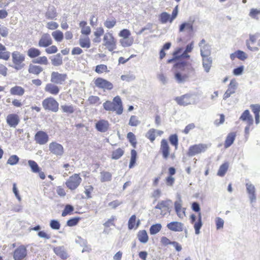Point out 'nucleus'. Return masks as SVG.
Returning <instances> with one entry per match:
<instances>
[{
    "mask_svg": "<svg viewBox=\"0 0 260 260\" xmlns=\"http://www.w3.org/2000/svg\"><path fill=\"white\" fill-rule=\"evenodd\" d=\"M172 71L174 78L178 83L187 81L189 77L194 73V69L192 64L184 61L175 63Z\"/></svg>",
    "mask_w": 260,
    "mask_h": 260,
    "instance_id": "f257e3e1",
    "label": "nucleus"
},
{
    "mask_svg": "<svg viewBox=\"0 0 260 260\" xmlns=\"http://www.w3.org/2000/svg\"><path fill=\"white\" fill-rule=\"evenodd\" d=\"M104 109L109 112H115L120 115L123 112V106L121 98L119 95L115 96L112 101H106L103 104Z\"/></svg>",
    "mask_w": 260,
    "mask_h": 260,
    "instance_id": "f03ea898",
    "label": "nucleus"
},
{
    "mask_svg": "<svg viewBox=\"0 0 260 260\" xmlns=\"http://www.w3.org/2000/svg\"><path fill=\"white\" fill-rule=\"evenodd\" d=\"M192 209L197 212H198V216L193 214L190 216V223L193 225L195 230V233L199 234L200 232V230L202 226L203 223L202 221V215L200 212V207L199 204L197 202H193L191 205Z\"/></svg>",
    "mask_w": 260,
    "mask_h": 260,
    "instance_id": "7ed1b4c3",
    "label": "nucleus"
},
{
    "mask_svg": "<svg viewBox=\"0 0 260 260\" xmlns=\"http://www.w3.org/2000/svg\"><path fill=\"white\" fill-rule=\"evenodd\" d=\"M159 152L165 160L169 158L174 159L175 158V153L172 152L169 142L166 139L161 140Z\"/></svg>",
    "mask_w": 260,
    "mask_h": 260,
    "instance_id": "20e7f679",
    "label": "nucleus"
},
{
    "mask_svg": "<svg viewBox=\"0 0 260 260\" xmlns=\"http://www.w3.org/2000/svg\"><path fill=\"white\" fill-rule=\"evenodd\" d=\"M42 106L45 111L57 112L59 110L58 102L52 96H49L43 100Z\"/></svg>",
    "mask_w": 260,
    "mask_h": 260,
    "instance_id": "39448f33",
    "label": "nucleus"
},
{
    "mask_svg": "<svg viewBox=\"0 0 260 260\" xmlns=\"http://www.w3.org/2000/svg\"><path fill=\"white\" fill-rule=\"evenodd\" d=\"M25 55L19 51H15L12 53L13 68L17 70H21L24 67Z\"/></svg>",
    "mask_w": 260,
    "mask_h": 260,
    "instance_id": "423d86ee",
    "label": "nucleus"
},
{
    "mask_svg": "<svg viewBox=\"0 0 260 260\" xmlns=\"http://www.w3.org/2000/svg\"><path fill=\"white\" fill-rule=\"evenodd\" d=\"M82 178L80 174H74L66 180L65 185L71 191L76 190L80 185Z\"/></svg>",
    "mask_w": 260,
    "mask_h": 260,
    "instance_id": "0eeeda50",
    "label": "nucleus"
},
{
    "mask_svg": "<svg viewBox=\"0 0 260 260\" xmlns=\"http://www.w3.org/2000/svg\"><path fill=\"white\" fill-rule=\"evenodd\" d=\"M259 34L256 33L255 34L249 35V39L246 41V44L247 48L252 51H256L258 50V47L260 46V40L257 41Z\"/></svg>",
    "mask_w": 260,
    "mask_h": 260,
    "instance_id": "6e6552de",
    "label": "nucleus"
},
{
    "mask_svg": "<svg viewBox=\"0 0 260 260\" xmlns=\"http://www.w3.org/2000/svg\"><path fill=\"white\" fill-rule=\"evenodd\" d=\"M93 82L96 87L104 91L111 90L113 88V85L111 82L102 77L94 79Z\"/></svg>",
    "mask_w": 260,
    "mask_h": 260,
    "instance_id": "1a4fd4ad",
    "label": "nucleus"
},
{
    "mask_svg": "<svg viewBox=\"0 0 260 260\" xmlns=\"http://www.w3.org/2000/svg\"><path fill=\"white\" fill-rule=\"evenodd\" d=\"M178 13V6H176L173 9L171 16L166 12H162L159 16V20L162 24L166 23L168 22L172 23L176 18Z\"/></svg>",
    "mask_w": 260,
    "mask_h": 260,
    "instance_id": "9d476101",
    "label": "nucleus"
},
{
    "mask_svg": "<svg viewBox=\"0 0 260 260\" xmlns=\"http://www.w3.org/2000/svg\"><path fill=\"white\" fill-rule=\"evenodd\" d=\"M207 148V146L206 144L200 143L198 144H194L191 145L187 151V155L188 156H193L198 154L204 152Z\"/></svg>",
    "mask_w": 260,
    "mask_h": 260,
    "instance_id": "9b49d317",
    "label": "nucleus"
},
{
    "mask_svg": "<svg viewBox=\"0 0 260 260\" xmlns=\"http://www.w3.org/2000/svg\"><path fill=\"white\" fill-rule=\"evenodd\" d=\"M103 45L110 51H112L116 48V41L111 33L107 32L103 38Z\"/></svg>",
    "mask_w": 260,
    "mask_h": 260,
    "instance_id": "f8f14e48",
    "label": "nucleus"
},
{
    "mask_svg": "<svg viewBox=\"0 0 260 260\" xmlns=\"http://www.w3.org/2000/svg\"><path fill=\"white\" fill-rule=\"evenodd\" d=\"M27 255V248L24 245L18 246L13 252V257L14 260H23Z\"/></svg>",
    "mask_w": 260,
    "mask_h": 260,
    "instance_id": "ddd939ff",
    "label": "nucleus"
},
{
    "mask_svg": "<svg viewBox=\"0 0 260 260\" xmlns=\"http://www.w3.org/2000/svg\"><path fill=\"white\" fill-rule=\"evenodd\" d=\"M194 22V20L183 22L179 25V31L184 32L188 36H192L194 31L193 28Z\"/></svg>",
    "mask_w": 260,
    "mask_h": 260,
    "instance_id": "4468645a",
    "label": "nucleus"
},
{
    "mask_svg": "<svg viewBox=\"0 0 260 260\" xmlns=\"http://www.w3.org/2000/svg\"><path fill=\"white\" fill-rule=\"evenodd\" d=\"M68 79L67 74H61L58 72H52L51 74L50 81L56 84H63Z\"/></svg>",
    "mask_w": 260,
    "mask_h": 260,
    "instance_id": "2eb2a0df",
    "label": "nucleus"
},
{
    "mask_svg": "<svg viewBox=\"0 0 260 260\" xmlns=\"http://www.w3.org/2000/svg\"><path fill=\"white\" fill-rule=\"evenodd\" d=\"M171 203L170 200H162L157 203L155 208L160 210L161 215H165L170 213Z\"/></svg>",
    "mask_w": 260,
    "mask_h": 260,
    "instance_id": "dca6fc26",
    "label": "nucleus"
},
{
    "mask_svg": "<svg viewBox=\"0 0 260 260\" xmlns=\"http://www.w3.org/2000/svg\"><path fill=\"white\" fill-rule=\"evenodd\" d=\"M175 100L178 105L183 106H186L193 103L192 95L189 93L176 97Z\"/></svg>",
    "mask_w": 260,
    "mask_h": 260,
    "instance_id": "f3484780",
    "label": "nucleus"
},
{
    "mask_svg": "<svg viewBox=\"0 0 260 260\" xmlns=\"http://www.w3.org/2000/svg\"><path fill=\"white\" fill-rule=\"evenodd\" d=\"M7 124L11 127H16L20 121L19 116L16 113L8 114L6 118Z\"/></svg>",
    "mask_w": 260,
    "mask_h": 260,
    "instance_id": "a211bd4d",
    "label": "nucleus"
},
{
    "mask_svg": "<svg viewBox=\"0 0 260 260\" xmlns=\"http://www.w3.org/2000/svg\"><path fill=\"white\" fill-rule=\"evenodd\" d=\"M49 149L51 153L56 155H62L64 152L63 146L56 142L50 143L49 144Z\"/></svg>",
    "mask_w": 260,
    "mask_h": 260,
    "instance_id": "6ab92c4d",
    "label": "nucleus"
},
{
    "mask_svg": "<svg viewBox=\"0 0 260 260\" xmlns=\"http://www.w3.org/2000/svg\"><path fill=\"white\" fill-rule=\"evenodd\" d=\"M34 139L37 144L44 145L48 142L49 137L46 132L39 131L35 134Z\"/></svg>",
    "mask_w": 260,
    "mask_h": 260,
    "instance_id": "aec40b11",
    "label": "nucleus"
},
{
    "mask_svg": "<svg viewBox=\"0 0 260 260\" xmlns=\"http://www.w3.org/2000/svg\"><path fill=\"white\" fill-rule=\"evenodd\" d=\"M52 40L48 33L43 34L38 42V45L40 47L46 48L52 44Z\"/></svg>",
    "mask_w": 260,
    "mask_h": 260,
    "instance_id": "412c9836",
    "label": "nucleus"
},
{
    "mask_svg": "<svg viewBox=\"0 0 260 260\" xmlns=\"http://www.w3.org/2000/svg\"><path fill=\"white\" fill-rule=\"evenodd\" d=\"M201 47V55L202 57L210 56L211 54V46L206 43L204 39H202L199 43Z\"/></svg>",
    "mask_w": 260,
    "mask_h": 260,
    "instance_id": "4be33fe9",
    "label": "nucleus"
},
{
    "mask_svg": "<svg viewBox=\"0 0 260 260\" xmlns=\"http://www.w3.org/2000/svg\"><path fill=\"white\" fill-rule=\"evenodd\" d=\"M182 201L181 199H179L178 201H176L174 203L175 212L177 216L181 219L183 218L186 215V208L182 207Z\"/></svg>",
    "mask_w": 260,
    "mask_h": 260,
    "instance_id": "5701e85b",
    "label": "nucleus"
},
{
    "mask_svg": "<svg viewBox=\"0 0 260 260\" xmlns=\"http://www.w3.org/2000/svg\"><path fill=\"white\" fill-rule=\"evenodd\" d=\"M183 49L181 47H178L175 49L172 53V57L167 60L168 63L177 62L178 61L182 58V52Z\"/></svg>",
    "mask_w": 260,
    "mask_h": 260,
    "instance_id": "b1692460",
    "label": "nucleus"
},
{
    "mask_svg": "<svg viewBox=\"0 0 260 260\" xmlns=\"http://www.w3.org/2000/svg\"><path fill=\"white\" fill-rule=\"evenodd\" d=\"M44 90L45 92L53 95H57L60 91L59 87L52 83H47L44 88Z\"/></svg>",
    "mask_w": 260,
    "mask_h": 260,
    "instance_id": "393cba45",
    "label": "nucleus"
},
{
    "mask_svg": "<svg viewBox=\"0 0 260 260\" xmlns=\"http://www.w3.org/2000/svg\"><path fill=\"white\" fill-rule=\"evenodd\" d=\"M168 229L174 232H182L184 229L183 223L178 221H172L167 224Z\"/></svg>",
    "mask_w": 260,
    "mask_h": 260,
    "instance_id": "a878e982",
    "label": "nucleus"
},
{
    "mask_svg": "<svg viewBox=\"0 0 260 260\" xmlns=\"http://www.w3.org/2000/svg\"><path fill=\"white\" fill-rule=\"evenodd\" d=\"M109 123L107 120L102 119L99 120L95 124L96 129L100 132L104 133L108 131Z\"/></svg>",
    "mask_w": 260,
    "mask_h": 260,
    "instance_id": "bb28decb",
    "label": "nucleus"
},
{
    "mask_svg": "<svg viewBox=\"0 0 260 260\" xmlns=\"http://www.w3.org/2000/svg\"><path fill=\"white\" fill-rule=\"evenodd\" d=\"M25 89L23 87L15 85L10 88V92L12 95L22 96L25 93Z\"/></svg>",
    "mask_w": 260,
    "mask_h": 260,
    "instance_id": "cd10ccee",
    "label": "nucleus"
},
{
    "mask_svg": "<svg viewBox=\"0 0 260 260\" xmlns=\"http://www.w3.org/2000/svg\"><path fill=\"white\" fill-rule=\"evenodd\" d=\"M240 119L244 121H246L249 126L252 125L253 123V118L250 115L248 110H246L243 112L240 117Z\"/></svg>",
    "mask_w": 260,
    "mask_h": 260,
    "instance_id": "c85d7f7f",
    "label": "nucleus"
},
{
    "mask_svg": "<svg viewBox=\"0 0 260 260\" xmlns=\"http://www.w3.org/2000/svg\"><path fill=\"white\" fill-rule=\"evenodd\" d=\"M236 135V132H231L228 134L224 141V148H227L233 144L235 140Z\"/></svg>",
    "mask_w": 260,
    "mask_h": 260,
    "instance_id": "c756f323",
    "label": "nucleus"
},
{
    "mask_svg": "<svg viewBox=\"0 0 260 260\" xmlns=\"http://www.w3.org/2000/svg\"><path fill=\"white\" fill-rule=\"evenodd\" d=\"M236 83L234 80H232L229 85L228 89L223 95V99L225 100L229 98L231 94L235 92Z\"/></svg>",
    "mask_w": 260,
    "mask_h": 260,
    "instance_id": "7c9ffc66",
    "label": "nucleus"
},
{
    "mask_svg": "<svg viewBox=\"0 0 260 260\" xmlns=\"http://www.w3.org/2000/svg\"><path fill=\"white\" fill-rule=\"evenodd\" d=\"M10 57V52L7 51L6 47L0 43V59L7 61Z\"/></svg>",
    "mask_w": 260,
    "mask_h": 260,
    "instance_id": "2f4dec72",
    "label": "nucleus"
},
{
    "mask_svg": "<svg viewBox=\"0 0 260 260\" xmlns=\"http://www.w3.org/2000/svg\"><path fill=\"white\" fill-rule=\"evenodd\" d=\"M252 112L255 116V123L258 124L259 122V113H260V105L259 104H252L250 106Z\"/></svg>",
    "mask_w": 260,
    "mask_h": 260,
    "instance_id": "473e14b6",
    "label": "nucleus"
},
{
    "mask_svg": "<svg viewBox=\"0 0 260 260\" xmlns=\"http://www.w3.org/2000/svg\"><path fill=\"white\" fill-rule=\"evenodd\" d=\"M43 70L42 67L38 65H35L33 64H30L28 66V72L29 73L38 75Z\"/></svg>",
    "mask_w": 260,
    "mask_h": 260,
    "instance_id": "72a5a7b5",
    "label": "nucleus"
},
{
    "mask_svg": "<svg viewBox=\"0 0 260 260\" xmlns=\"http://www.w3.org/2000/svg\"><path fill=\"white\" fill-rule=\"evenodd\" d=\"M79 26L81 28V33L86 36H88L91 33V28L87 25V23L85 21H82L79 23Z\"/></svg>",
    "mask_w": 260,
    "mask_h": 260,
    "instance_id": "f704fd0d",
    "label": "nucleus"
},
{
    "mask_svg": "<svg viewBox=\"0 0 260 260\" xmlns=\"http://www.w3.org/2000/svg\"><path fill=\"white\" fill-rule=\"evenodd\" d=\"M41 51L35 47H30L27 51V55L30 58H35L41 55Z\"/></svg>",
    "mask_w": 260,
    "mask_h": 260,
    "instance_id": "c9c22d12",
    "label": "nucleus"
},
{
    "mask_svg": "<svg viewBox=\"0 0 260 260\" xmlns=\"http://www.w3.org/2000/svg\"><path fill=\"white\" fill-rule=\"evenodd\" d=\"M79 45L83 48H89L91 46V42L88 36L80 38Z\"/></svg>",
    "mask_w": 260,
    "mask_h": 260,
    "instance_id": "e433bc0d",
    "label": "nucleus"
},
{
    "mask_svg": "<svg viewBox=\"0 0 260 260\" xmlns=\"http://www.w3.org/2000/svg\"><path fill=\"white\" fill-rule=\"evenodd\" d=\"M246 189L248 193L250 195V199L251 202H254L256 199L255 195V187L251 183H246Z\"/></svg>",
    "mask_w": 260,
    "mask_h": 260,
    "instance_id": "4c0bfd02",
    "label": "nucleus"
},
{
    "mask_svg": "<svg viewBox=\"0 0 260 260\" xmlns=\"http://www.w3.org/2000/svg\"><path fill=\"white\" fill-rule=\"evenodd\" d=\"M171 42H167L162 46L159 52V58L160 60H162L165 57L167 54L166 52L171 48Z\"/></svg>",
    "mask_w": 260,
    "mask_h": 260,
    "instance_id": "58836bf2",
    "label": "nucleus"
},
{
    "mask_svg": "<svg viewBox=\"0 0 260 260\" xmlns=\"http://www.w3.org/2000/svg\"><path fill=\"white\" fill-rule=\"evenodd\" d=\"M203 66L206 72H208L212 63L211 58L209 56L202 57Z\"/></svg>",
    "mask_w": 260,
    "mask_h": 260,
    "instance_id": "ea45409f",
    "label": "nucleus"
},
{
    "mask_svg": "<svg viewBox=\"0 0 260 260\" xmlns=\"http://www.w3.org/2000/svg\"><path fill=\"white\" fill-rule=\"evenodd\" d=\"M139 221L136 222V216L135 215H133L129 218L128 221V228L129 230H132L133 229H136L138 228L139 225Z\"/></svg>",
    "mask_w": 260,
    "mask_h": 260,
    "instance_id": "a19ab883",
    "label": "nucleus"
},
{
    "mask_svg": "<svg viewBox=\"0 0 260 260\" xmlns=\"http://www.w3.org/2000/svg\"><path fill=\"white\" fill-rule=\"evenodd\" d=\"M229 167V163L228 161L224 162L219 167L217 175L220 177L224 176L228 171Z\"/></svg>",
    "mask_w": 260,
    "mask_h": 260,
    "instance_id": "79ce46f5",
    "label": "nucleus"
},
{
    "mask_svg": "<svg viewBox=\"0 0 260 260\" xmlns=\"http://www.w3.org/2000/svg\"><path fill=\"white\" fill-rule=\"evenodd\" d=\"M137 237L139 241L143 243H145L148 241V236L145 230H141L139 231L137 234Z\"/></svg>",
    "mask_w": 260,
    "mask_h": 260,
    "instance_id": "37998d69",
    "label": "nucleus"
},
{
    "mask_svg": "<svg viewBox=\"0 0 260 260\" xmlns=\"http://www.w3.org/2000/svg\"><path fill=\"white\" fill-rule=\"evenodd\" d=\"M230 57L232 60H234L236 57H237L240 60H244L247 58V55L244 52L241 50H238L234 53L231 54Z\"/></svg>",
    "mask_w": 260,
    "mask_h": 260,
    "instance_id": "c03bdc74",
    "label": "nucleus"
},
{
    "mask_svg": "<svg viewBox=\"0 0 260 260\" xmlns=\"http://www.w3.org/2000/svg\"><path fill=\"white\" fill-rule=\"evenodd\" d=\"M100 180L102 182H108L112 179V174L109 172L102 171L100 173Z\"/></svg>",
    "mask_w": 260,
    "mask_h": 260,
    "instance_id": "a18cd8bd",
    "label": "nucleus"
},
{
    "mask_svg": "<svg viewBox=\"0 0 260 260\" xmlns=\"http://www.w3.org/2000/svg\"><path fill=\"white\" fill-rule=\"evenodd\" d=\"M52 36L55 41L60 42L63 39V34L60 30H56L51 34Z\"/></svg>",
    "mask_w": 260,
    "mask_h": 260,
    "instance_id": "49530a36",
    "label": "nucleus"
},
{
    "mask_svg": "<svg viewBox=\"0 0 260 260\" xmlns=\"http://www.w3.org/2000/svg\"><path fill=\"white\" fill-rule=\"evenodd\" d=\"M124 153V151L121 148H118L112 151L111 154V158L113 159H118L120 158Z\"/></svg>",
    "mask_w": 260,
    "mask_h": 260,
    "instance_id": "de8ad7c7",
    "label": "nucleus"
},
{
    "mask_svg": "<svg viewBox=\"0 0 260 260\" xmlns=\"http://www.w3.org/2000/svg\"><path fill=\"white\" fill-rule=\"evenodd\" d=\"M168 140L170 143V144L175 147V149L178 148V144H179V140L177 134H172L168 138Z\"/></svg>",
    "mask_w": 260,
    "mask_h": 260,
    "instance_id": "09e8293b",
    "label": "nucleus"
},
{
    "mask_svg": "<svg viewBox=\"0 0 260 260\" xmlns=\"http://www.w3.org/2000/svg\"><path fill=\"white\" fill-rule=\"evenodd\" d=\"M134 43L133 38H124L120 40V43L123 47H127L131 46Z\"/></svg>",
    "mask_w": 260,
    "mask_h": 260,
    "instance_id": "8fccbe9b",
    "label": "nucleus"
},
{
    "mask_svg": "<svg viewBox=\"0 0 260 260\" xmlns=\"http://www.w3.org/2000/svg\"><path fill=\"white\" fill-rule=\"evenodd\" d=\"M87 102L89 105H100L101 104L100 98L96 95H90L88 97Z\"/></svg>",
    "mask_w": 260,
    "mask_h": 260,
    "instance_id": "3c124183",
    "label": "nucleus"
},
{
    "mask_svg": "<svg viewBox=\"0 0 260 260\" xmlns=\"http://www.w3.org/2000/svg\"><path fill=\"white\" fill-rule=\"evenodd\" d=\"M57 12L55 8L54 7L48 9L45 13V17L48 19H53L57 16Z\"/></svg>",
    "mask_w": 260,
    "mask_h": 260,
    "instance_id": "603ef678",
    "label": "nucleus"
},
{
    "mask_svg": "<svg viewBox=\"0 0 260 260\" xmlns=\"http://www.w3.org/2000/svg\"><path fill=\"white\" fill-rule=\"evenodd\" d=\"M126 138L128 140L131 145L134 148H136L137 141L136 136L132 133L129 132L127 134Z\"/></svg>",
    "mask_w": 260,
    "mask_h": 260,
    "instance_id": "864d4df0",
    "label": "nucleus"
},
{
    "mask_svg": "<svg viewBox=\"0 0 260 260\" xmlns=\"http://www.w3.org/2000/svg\"><path fill=\"white\" fill-rule=\"evenodd\" d=\"M137 156V152L135 149H132L131 151V159L129 164V168L130 169L133 168L135 165Z\"/></svg>",
    "mask_w": 260,
    "mask_h": 260,
    "instance_id": "5fc2aeb1",
    "label": "nucleus"
},
{
    "mask_svg": "<svg viewBox=\"0 0 260 260\" xmlns=\"http://www.w3.org/2000/svg\"><path fill=\"white\" fill-rule=\"evenodd\" d=\"M156 130L154 128H151L148 130L146 134V137L150 140L151 143H153L156 138Z\"/></svg>",
    "mask_w": 260,
    "mask_h": 260,
    "instance_id": "6e6d98bb",
    "label": "nucleus"
},
{
    "mask_svg": "<svg viewBox=\"0 0 260 260\" xmlns=\"http://www.w3.org/2000/svg\"><path fill=\"white\" fill-rule=\"evenodd\" d=\"M94 71L96 73L99 74H101L104 73H108L109 72L107 66L104 64L97 65L95 67Z\"/></svg>",
    "mask_w": 260,
    "mask_h": 260,
    "instance_id": "4d7b16f0",
    "label": "nucleus"
},
{
    "mask_svg": "<svg viewBox=\"0 0 260 260\" xmlns=\"http://www.w3.org/2000/svg\"><path fill=\"white\" fill-rule=\"evenodd\" d=\"M28 164L33 173H37L38 172H39V169L40 168L38 164L35 160H28Z\"/></svg>",
    "mask_w": 260,
    "mask_h": 260,
    "instance_id": "13d9d810",
    "label": "nucleus"
},
{
    "mask_svg": "<svg viewBox=\"0 0 260 260\" xmlns=\"http://www.w3.org/2000/svg\"><path fill=\"white\" fill-rule=\"evenodd\" d=\"M94 187L91 185H86L84 187V193L86 195V198L90 199L92 198V193L93 192Z\"/></svg>",
    "mask_w": 260,
    "mask_h": 260,
    "instance_id": "bf43d9fd",
    "label": "nucleus"
},
{
    "mask_svg": "<svg viewBox=\"0 0 260 260\" xmlns=\"http://www.w3.org/2000/svg\"><path fill=\"white\" fill-rule=\"evenodd\" d=\"M116 24V20L114 18H108L104 22V25L107 28H113Z\"/></svg>",
    "mask_w": 260,
    "mask_h": 260,
    "instance_id": "052dcab7",
    "label": "nucleus"
},
{
    "mask_svg": "<svg viewBox=\"0 0 260 260\" xmlns=\"http://www.w3.org/2000/svg\"><path fill=\"white\" fill-rule=\"evenodd\" d=\"M140 123V121L136 115H132L129 118L128 125L131 126H137Z\"/></svg>",
    "mask_w": 260,
    "mask_h": 260,
    "instance_id": "680f3d73",
    "label": "nucleus"
},
{
    "mask_svg": "<svg viewBox=\"0 0 260 260\" xmlns=\"http://www.w3.org/2000/svg\"><path fill=\"white\" fill-rule=\"evenodd\" d=\"M52 64L54 66H58L62 63V59L60 54H57L51 60Z\"/></svg>",
    "mask_w": 260,
    "mask_h": 260,
    "instance_id": "e2e57ef3",
    "label": "nucleus"
},
{
    "mask_svg": "<svg viewBox=\"0 0 260 260\" xmlns=\"http://www.w3.org/2000/svg\"><path fill=\"white\" fill-rule=\"evenodd\" d=\"M161 229V225L160 223L153 224L150 228V233L151 235H154L158 233Z\"/></svg>",
    "mask_w": 260,
    "mask_h": 260,
    "instance_id": "0e129e2a",
    "label": "nucleus"
},
{
    "mask_svg": "<svg viewBox=\"0 0 260 260\" xmlns=\"http://www.w3.org/2000/svg\"><path fill=\"white\" fill-rule=\"evenodd\" d=\"M74 210V207L72 206L67 205L62 212L61 216L64 217L68 215H70L73 212Z\"/></svg>",
    "mask_w": 260,
    "mask_h": 260,
    "instance_id": "69168bd1",
    "label": "nucleus"
},
{
    "mask_svg": "<svg viewBox=\"0 0 260 260\" xmlns=\"http://www.w3.org/2000/svg\"><path fill=\"white\" fill-rule=\"evenodd\" d=\"M61 109L63 112L69 114H72L75 111L74 108L72 105H62L61 106Z\"/></svg>",
    "mask_w": 260,
    "mask_h": 260,
    "instance_id": "338daca9",
    "label": "nucleus"
},
{
    "mask_svg": "<svg viewBox=\"0 0 260 260\" xmlns=\"http://www.w3.org/2000/svg\"><path fill=\"white\" fill-rule=\"evenodd\" d=\"M19 160V157L16 155L10 156L7 160V164L11 166L16 165Z\"/></svg>",
    "mask_w": 260,
    "mask_h": 260,
    "instance_id": "774afa93",
    "label": "nucleus"
}]
</instances>
